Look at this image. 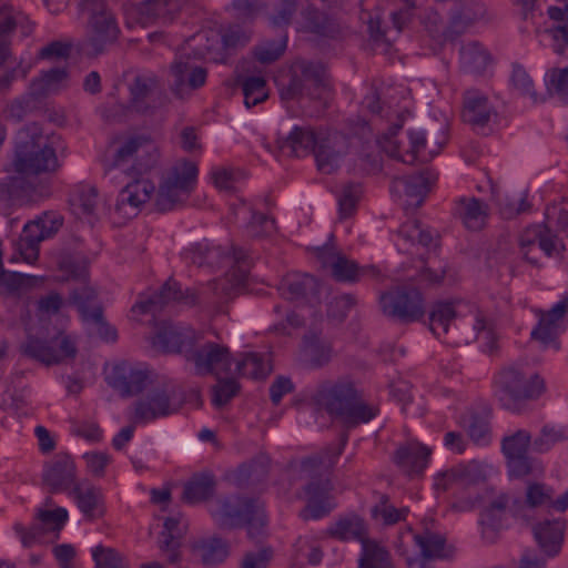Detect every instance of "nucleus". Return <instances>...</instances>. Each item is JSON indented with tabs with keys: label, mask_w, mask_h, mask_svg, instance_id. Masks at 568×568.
<instances>
[{
	"label": "nucleus",
	"mask_w": 568,
	"mask_h": 568,
	"mask_svg": "<svg viewBox=\"0 0 568 568\" xmlns=\"http://www.w3.org/2000/svg\"><path fill=\"white\" fill-rule=\"evenodd\" d=\"M271 365L258 353H245L235 361L232 375L248 377L252 379L265 378L271 373Z\"/></svg>",
	"instance_id": "nucleus-48"
},
{
	"label": "nucleus",
	"mask_w": 568,
	"mask_h": 568,
	"mask_svg": "<svg viewBox=\"0 0 568 568\" xmlns=\"http://www.w3.org/2000/svg\"><path fill=\"white\" fill-rule=\"evenodd\" d=\"M531 444V434L527 429H517L503 437L501 453L510 477L523 478L537 469L535 460L528 455Z\"/></svg>",
	"instance_id": "nucleus-14"
},
{
	"label": "nucleus",
	"mask_w": 568,
	"mask_h": 568,
	"mask_svg": "<svg viewBox=\"0 0 568 568\" xmlns=\"http://www.w3.org/2000/svg\"><path fill=\"white\" fill-rule=\"evenodd\" d=\"M95 296L97 293L93 287L83 285L80 288H74L71 292L70 298L78 306L83 321L92 324L94 332L102 339L114 342L116 339V331L105 323L102 307L100 305H90Z\"/></svg>",
	"instance_id": "nucleus-23"
},
{
	"label": "nucleus",
	"mask_w": 568,
	"mask_h": 568,
	"mask_svg": "<svg viewBox=\"0 0 568 568\" xmlns=\"http://www.w3.org/2000/svg\"><path fill=\"white\" fill-rule=\"evenodd\" d=\"M244 104L252 108L265 101L268 97L266 80L261 75L247 77L242 82Z\"/></svg>",
	"instance_id": "nucleus-57"
},
{
	"label": "nucleus",
	"mask_w": 568,
	"mask_h": 568,
	"mask_svg": "<svg viewBox=\"0 0 568 568\" xmlns=\"http://www.w3.org/2000/svg\"><path fill=\"white\" fill-rule=\"evenodd\" d=\"M258 499L231 496L217 499L211 508V515L221 528H235L244 524L246 515Z\"/></svg>",
	"instance_id": "nucleus-27"
},
{
	"label": "nucleus",
	"mask_w": 568,
	"mask_h": 568,
	"mask_svg": "<svg viewBox=\"0 0 568 568\" xmlns=\"http://www.w3.org/2000/svg\"><path fill=\"white\" fill-rule=\"evenodd\" d=\"M43 481L51 493L70 494L77 480V467L72 457L68 454H58L47 464L43 471Z\"/></svg>",
	"instance_id": "nucleus-26"
},
{
	"label": "nucleus",
	"mask_w": 568,
	"mask_h": 568,
	"mask_svg": "<svg viewBox=\"0 0 568 568\" xmlns=\"http://www.w3.org/2000/svg\"><path fill=\"white\" fill-rule=\"evenodd\" d=\"M183 532L180 528V523L176 518H166L163 525V530L159 536V548L166 557V560L176 565L181 560V539Z\"/></svg>",
	"instance_id": "nucleus-39"
},
{
	"label": "nucleus",
	"mask_w": 568,
	"mask_h": 568,
	"mask_svg": "<svg viewBox=\"0 0 568 568\" xmlns=\"http://www.w3.org/2000/svg\"><path fill=\"white\" fill-rule=\"evenodd\" d=\"M408 135L410 141V152L408 155L410 159L400 158L397 145L394 146L390 155L405 163H413L417 155L427 160L434 158L442 151L447 142V128L444 123L434 122L424 130L409 131Z\"/></svg>",
	"instance_id": "nucleus-18"
},
{
	"label": "nucleus",
	"mask_w": 568,
	"mask_h": 568,
	"mask_svg": "<svg viewBox=\"0 0 568 568\" xmlns=\"http://www.w3.org/2000/svg\"><path fill=\"white\" fill-rule=\"evenodd\" d=\"M547 90L568 102V67L554 68L546 73Z\"/></svg>",
	"instance_id": "nucleus-63"
},
{
	"label": "nucleus",
	"mask_w": 568,
	"mask_h": 568,
	"mask_svg": "<svg viewBox=\"0 0 568 568\" xmlns=\"http://www.w3.org/2000/svg\"><path fill=\"white\" fill-rule=\"evenodd\" d=\"M488 467L483 463L471 460L464 465L457 466V477H459L460 486L476 485L485 481L487 478Z\"/></svg>",
	"instance_id": "nucleus-62"
},
{
	"label": "nucleus",
	"mask_w": 568,
	"mask_h": 568,
	"mask_svg": "<svg viewBox=\"0 0 568 568\" xmlns=\"http://www.w3.org/2000/svg\"><path fill=\"white\" fill-rule=\"evenodd\" d=\"M59 136H47L37 123H29L14 135L8 172L37 178L57 172L61 164L57 149Z\"/></svg>",
	"instance_id": "nucleus-1"
},
{
	"label": "nucleus",
	"mask_w": 568,
	"mask_h": 568,
	"mask_svg": "<svg viewBox=\"0 0 568 568\" xmlns=\"http://www.w3.org/2000/svg\"><path fill=\"white\" fill-rule=\"evenodd\" d=\"M186 359L194 364L200 375L206 374H233L231 353L226 346L207 342L199 347H192Z\"/></svg>",
	"instance_id": "nucleus-19"
},
{
	"label": "nucleus",
	"mask_w": 568,
	"mask_h": 568,
	"mask_svg": "<svg viewBox=\"0 0 568 568\" xmlns=\"http://www.w3.org/2000/svg\"><path fill=\"white\" fill-rule=\"evenodd\" d=\"M457 213L463 224L471 231L481 230L488 217V205L476 197H460Z\"/></svg>",
	"instance_id": "nucleus-40"
},
{
	"label": "nucleus",
	"mask_w": 568,
	"mask_h": 568,
	"mask_svg": "<svg viewBox=\"0 0 568 568\" xmlns=\"http://www.w3.org/2000/svg\"><path fill=\"white\" fill-rule=\"evenodd\" d=\"M535 313L539 321L530 333L531 338L545 348L558 349V336L567 328L568 295L562 296L550 310H537Z\"/></svg>",
	"instance_id": "nucleus-16"
},
{
	"label": "nucleus",
	"mask_w": 568,
	"mask_h": 568,
	"mask_svg": "<svg viewBox=\"0 0 568 568\" xmlns=\"http://www.w3.org/2000/svg\"><path fill=\"white\" fill-rule=\"evenodd\" d=\"M244 523L247 526V535L251 539L258 540L265 536L266 516L264 505L260 500L246 515Z\"/></svg>",
	"instance_id": "nucleus-64"
},
{
	"label": "nucleus",
	"mask_w": 568,
	"mask_h": 568,
	"mask_svg": "<svg viewBox=\"0 0 568 568\" xmlns=\"http://www.w3.org/2000/svg\"><path fill=\"white\" fill-rule=\"evenodd\" d=\"M312 398L317 406L339 418L347 427L368 423L378 413L376 406L362 399L354 384L348 381L322 383Z\"/></svg>",
	"instance_id": "nucleus-4"
},
{
	"label": "nucleus",
	"mask_w": 568,
	"mask_h": 568,
	"mask_svg": "<svg viewBox=\"0 0 568 568\" xmlns=\"http://www.w3.org/2000/svg\"><path fill=\"white\" fill-rule=\"evenodd\" d=\"M189 0H148L140 9L145 22L171 23Z\"/></svg>",
	"instance_id": "nucleus-36"
},
{
	"label": "nucleus",
	"mask_w": 568,
	"mask_h": 568,
	"mask_svg": "<svg viewBox=\"0 0 568 568\" xmlns=\"http://www.w3.org/2000/svg\"><path fill=\"white\" fill-rule=\"evenodd\" d=\"M192 551L204 565H216L229 556V544L219 537H210L195 541Z\"/></svg>",
	"instance_id": "nucleus-45"
},
{
	"label": "nucleus",
	"mask_w": 568,
	"mask_h": 568,
	"mask_svg": "<svg viewBox=\"0 0 568 568\" xmlns=\"http://www.w3.org/2000/svg\"><path fill=\"white\" fill-rule=\"evenodd\" d=\"M185 257L197 266L216 267L231 263V271L224 277L209 282L202 293L209 298L222 300L230 297L234 291L243 286L248 277L251 263L242 248L233 247L232 255L220 246H210L206 242L195 243L185 251Z\"/></svg>",
	"instance_id": "nucleus-2"
},
{
	"label": "nucleus",
	"mask_w": 568,
	"mask_h": 568,
	"mask_svg": "<svg viewBox=\"0 0 568 568\" xmlns=\"http://www.w3.org/2000/svg\"><path fill=\"white\" fill-rule=\"evenodd\" d=\"M94 568H129L125 558L114 548L98 545L92 549Z\"/></svg>",
	"instance_id": "nucleus-59"
},
{
	"label": "nucleus",
	"mask_w": 568,
	"mask_h": 568,
	"mask_svg": "<svg viewBox=\"0 0 568 568\" xmlns=\"http://www.w3.org/2000/svg\"><path fill=\"white\" fill-rule=\"evenodd\" d=\"M463 307L470 306L459 301H438L434 303L429 311L430 331L438 336L442 334L447 335L449 333L452 323H454L455 328L458 329L459 326L456 324L457 321L465 323L471 322V329L457 332L456 339L454 341L456 345H468L475 342L480 332H487V334H490L491 321L481 311L474 310V312H471L470 321H466L463 315Z\"/></svg>",
	"instance_id": "nucleus-7"
},
{
	"label": "nucleus",
	"mask_w": 568,
	"mask_h": 568,
	"mask_svg": "<svg viewBox=\"0 0 568 568\" xmlns=\"http://www.w3.org/2000/svg\"><path fill=\"white\" fill-rule=\"evenodd\" d=\"M197 166L194 162L181 160L164 175L155 199L159 212H168L182 205L195 186Z\"/></svg>",
	"instance_id": "nucleus-10"
},
{
	"label": "nucleus",
	"mask_w": 568,
	"mask_h": 568,
	"mask_svg": "<svg viewBox=\"0 0 568 568\" xmlns=\"http://www.w3.org/2000/svg\"><path fill=\"white\" fill-rule=\"evenodd\" d=\"M361 545L358 568H392L390 555L384 546L369 538Z\"/></svg>",
	"instance_id": "nucleus-52"
},
{
	"label": "nucleus",
	"mask_w": 568,
	"mask_h": 568,
	"mask_svg": "<svg viewBox=\"0 0 568 568\" xmlns=\"http://www.w3.org/2000/svg\"><path fill=\"white\" fill-rule=\"evenodd\" d=\"M78 6L89 17L83 50L89 55H100L118 41L121 32L118 21L105 0H80Z\"/></svg>",
	"instance_id": "nucleus-8"
},
{
	"label": "nucleus",
	"mask_w": 568,
	"mask_h": 568,
	"mask_svg": "<svg viewBox=\"0 0 568 568\" xmlns=\"http://www.w3.org/2000/svg\"><path fill=\"white\" fill-rule=\"evenodd\" d=\"M88 258L80 253L62 252L58 257V267L62 272V281H79L85 284L88 280Z\"/></svg>",
	"instance_id": "nucleus-47"
},
{
	"label": "nucleus",
	"mask_w": 568,
	"mask_h": 568,
	"mask_svg": "<svg viewBox=\"0 0 568 568\" xmlns=\"http://www.w3.org/2000/svg\"><path fill=\"white\" fill-rule=\"evenodd\" d=\"M128 110L136 113H150L159 108L162 85L159 77L151 71L138 72L128 84Z\"/></svg>",
	"instance_id": "nucleus-15"
},
{
	"label": "nucleus",
	"mask_w": 568,
	"mask_h": 568,
	"mask_svg": "<svg viewBox=\"0 0 568 568\" xmlns=\"http://www.w3.org/2000/svg\"><path fill=\"white\" fill-rule=\"evenodd\" d=\"M215 486V478L212 474L195 475L184 485L182 498L189 504L204 501L214 494Z\"/></svg>",
	"instance_id": "nucleus-50"
},
{
	"label": "nucleus",
	"mask_w": 568,
	"mask_h": 568,
	"mask_svg": "<svg viewBox=\"0 0 568 568\" xmlns=\"http://www.w3.org/2000/svg\"><path fill=\"white\" fill-rule=\"evenodd\" d=\"M562 1L565 2L562 8L552 6L547 11L549 18L558 23L546 30V33L555 42L554 49L557 53H562L564 49L568 47V0Z\"/></svg>",
	"instance_id": "nucleus-51"
},
{
	"label": "nucleus",
	"mask_w": 568,
	"mask_h": 568,
	"mask_svg": "<svg viewBox=\"0 0 568 568\" xmlns=\"http://www.w3.org/2000/svg\"><path fill=\"white\" fill-rule=\"evenodd\" d=\"M396 181L403 185L405 194L408 197L416 199V204L420 205L437 181V174L430 170H425L417 174L399 178Z\"/></svg>",
	"instance_id": "nucleus-46"
},
{
	"label": "nucleus",
	"mask_w": 568,
	"mask_h": 568,
	"mask_svg": "<svg viewBox=\"0 0 568 568\" xmlns=\"http://www.w3.org/2000/svg\"><path fill=\"white\" fill-rule=\"evenodd\" d=\"M407 511V508H396L392 505L387 495L379 494L377 503L371 509V515L373 519L390 526L405 520Z\"/></svg>",
	"instance_id": "nucleus-56"
},
{
	"label": "nucleus",
	"mask_w": 568,
	"mask_h": 568,
	"mask_svg": "<svg viewBox=\"0 0 568 568\" xmlns=\"http://www.w3.org/2000/svg\"><path fill=\"white\" fill-rule=\"evenodd\" d=\"M568 439V428L545 425L534 439V449L538 453L548 452L554 445Z\"/></svg>",
	"instance_id": "nucleus-60"
},
{
	"label": "nucleus",
	"mask_w": 568,
	"mask_h": 568,
	"mask_svg": "<svg viewBox=\"0 0 568 568\" xmlns=\"http://www.w3.org/2000/svg\"><path fill=\"white\" fill-rule=\"evenodd\" d=\"M173 302L195 306L200 303V295L192 288H186L183 292L176 281L169 278L158 292L149 296H141L132 306V312L156 314Z\"/></svg>",
	"instance_id": "nucleus-17"
},
{
	"label": "nucleus",
	"mask_w": 568,
	"mask_h": 568,
	"mask_svg": "<svg viewBox=\"0 0 568 568\" xmlns=\"http://www.w3.org/2000/svg\"><path fill=\"white\" fill-rule=\"evenodd\" d=\"M382 313L396 322L408 324L425 315L423 294L414 287H396L379 296Z\"/></svg>",
	"instance_id": "nucleus-13"
},
{
	"label": "nucleus",
	"mask_w": 568,
	"mask_h": 568,
	"mask_svg": "<svg viewBox=\"0 0 568 568\" xmlns=\"http://www.w3.org/2000/svg\"><path fill=\"white\" fill-rule=\"evenodd\" d=\"M21 352L23 355L48 366L61 363V356L57 353V347L52 339L48 342L30 336L27 342L21 345Z\"/></svg>",
	"instance_id": "nucleus-53"
},
{
	"label": "nucleus",
	"mask_w": 568,
	"mask_h": 568,
	"mask_svg": "<svg viewBox=\"0 0 568 568\" xmlns=\"http://www.w3.org/2000/svg\"><path fill=\"white\" fill-rule=\"evenodd\" d=\"M347 442V436H343L341 444L336 447H326L323 452L313 454L302 459L300 471L310 477L311 480L304 487L306 496V505L300 511V517L307 520H317L327 516L335 507L334 497L332 496L333 485L327 478H315L321 475L323 469L334 465L337 457L342 454Z\"/></svg>",
	"instance_id": "nucleus-3"
},
{
	"label": "nucleus",
	"mask_w": 568,
	"mask_h": 568,
	"mask_svg": "<svg viewBox=\"0 0 568 568\" xmlns=\"http://www.w3.org/2000/svg\"><path fill=\"white\" fill-rule=\"evenodd\" d=\"M278 91L282 100L308 98L324 104L329 95V89L324 81V68L320 63L306 60L293 63L287 81L278 82Z\"/></svg>",
	"instance_id": "nucleus-9"
},
{
	"label": "nucleus",
	"mask_w": 568,
	"mask_h": 568,
	"mask_svg": "<svg viewBox=\"0 0 568 568\" xmlns=\"http://www.w3.org/2000/svg\"><path fill=\"white\" fill-rule=\"evenodd\" d=\"M489 60V53L478 42L466 43L460 49V65L467 73L484 72Z\"/></svg>",
	"instance_id": "nucleus-54"
},
{
	"label": "nucleus",
	"mask_w": 568,
	"mask_h": 568,
	"mask_svg": "<svg viewBox=\"0 0 568 568\" xmlns=\"http://www.w3.org/2000/svg\"><path fill=\"white\" fill-rule=\"evenodd\" d=\"M280 292L287 300H301L317 296L320 292L318 281L302 273L287 274L281 282Z\"/></svg>",
	"instance_id": "nucleus-35"
},
{
	"label": "nucleus",
	"mask_w": 568,
	"mask_h": 568,
	"mask_svg": "<svg viewBox=\"0 0 568 568\" xmlns=\"http://www.w3.org/2000/svg\"><path fill=\"white\" fill-rule=\"evenodd\" d=\"M318 130L310 125H295L287 136L278 139L277 143L283 151L290 155L302 158L311 153L314 154L317 143Z\"/></svg>",
	"instance_id": "nucleus-33"
},
{
	"label": "nucleus",
	"mask_w": 568,
	"mask_h": 568,
	"mask_svg": "<svg viewBox=\"0 0 568 568\" xmlns=\"http://www.w3.org/2000/svg\"><path fill=\"white\" fill-rule=\"evenodd\" d=\"M302 28L321 37H334L337 28L332 19L313 6H307L301 11Z\"/></svg>",
	"instance_id": "nucleus-49"
},
{
	"label": "nucleus",
	"mask_w": 568,
	"mask_h": 568,
	"mask_svg": "<svg viewBox=\"0 0 568 568\" xmlns=\"http://www.w3.org/2000/svg\"><path fill=\"white\" fill-rule=\"evenodd\" d=\"M171 73L174 78L172 91L179 98L184 97L187 88L196 90L203 87L207 77L205 68L192 65L185 61H175L171 65Z\"/></svg>",
	"instance_id": "nucleus-32"
},
{
	"label": "nucleus",
	"mask_w": 568,
	"mask_h": 568,
	"mask_svg": "<svg viewBox=\"0 0 568 568\" xmlns=\"http://www.w3.org/2000/svg\"><path fill=\"white\" fill-rule=\"evenodd\" d=\"M545 389V381L538 374L526 372L518 365L500 369L494 378L496 399L504 409L516 414L523 413Z\"/></svg>",
	"instance_id": "nucleus-5"
},
{
	"label": "nucleus",
	"mask_w": 568,
	"mask_h": 568,
	"mask_svg": "<svg viewBox=\"0 0 568 568\" xmlns=\"http://www.w3.org/2000/svg\"><path fill=\"white\" fill-rule=\"evenodd\" d=\"M158 158L156 145L144 135H135L119 145L109 170H121L125 174H143L156 164Z\"/></svg>",
	"instance_id": "nucleus-11"
},
{
	"label": "nucleus",
	"mask_w": 568,
	"mask_h": 568,
	"mask_svg": "<svg viewBox=\"0 0 568 568\" xmlns=\"http://www.w3.org/2000/svg\"><path fill=\"white\" fill-rule=\"evenodd\" d=\"M326 534L341 541L357 540L362 544V540L367 539L365 521L356 514L339 517L327 528Z\"/></svg>",
	"instance_id": "nucleus-38"
},
{
	"label": "nucleus",
	"mask_w": 568,
	"mask_h": 568,
	"mask_svg": "<svg viewBox=\"0 0 568 568\" xmlns=\"http://www.w3.org/2000/svg\"><path fill=\"white\" fill-rule=\"evenodd\" d=\"M497 205L500 214L505 219H513L521 212H526L529 209L526 194H520L516 197H510L508 194H495Z\"/></svg>",
	"instance_id": "nucleus-61"
},
{
	"label": "nucleus",
	"mask_w": 568,
	"mask_h": 568,
	"mask_svg": "<svg viewBox=\"0 0 568 568\" xmlns=\"http://www.w3.org/2000/svg\"><path fill=\"white\" fill-rule=\"evenodd\" d=\"M85 520L94 521L105 515V505L102 490L94 485L83 481L74 486L69 494Z\"/></svg>",
	"instance_id": "nucleus-30"
},
{
	"label": "nucleus",
	"mask_w": 568,
	"mask_h": 568,
	"mask_svg": "<svg viewBox=\"0 0 568 568\" xmlns=\"http://www.w3.org/2000/svg\"><path fill=\"white\" fill-rule=\"evenodd\" d=\"M566 521L564 519L544 520L532 527L535 540L541 552L554 558L559 555L565 539Z\"/></svg>",
	"instance_id": "nucleus-29"
},
{
	"label": "nucleus",
	"mask_w": 568,
	"mask_h": 568,
	"mask_svg": "<svg viewBox=\"0 0 568 568\" xmlns=\"http://www.w3.org/2000/svg\"><path fill=\"white\" fill-rule=\"evenodd\" d=\"M509 504V497L506 494H499L481 513L480 525L483 538L491 542L500 528V515Z\"/></svg>",
	"instance_id": "nucleus-42"
},
{
	"label": "nucleus",
	"mask_w": 568,
	"mask_h": 568,
	"mask_svg": "<svg viewBox=\"0 0 568 568\" xmlns=\"http://www.w3.org/2000/svg\"><path fill=\"white\" fill-rule=\"evenodd\" d=\"M18 30L22 38L29 37L33 24L29 17L0 0V90L7 91L19 77L24 79L31 64L12 61V34Z\"/></svg>",
	"instance_id": "nucleus-6"
},
{
	"label": "nucleus",
	"mask_w": 568,
	"mask_h": 568,
	"mask_svg": "<svg viewBox=\"0 0 568 568\" xmlns=\"http://www.w3.org/2000/svg\"><path fill=\"white\" fill-rule=\"evenodd\" d=\"M333 356V348L329 342L312 333L303 338L302 361L312 369L322 368L327 365Z\"/></svg>",
	"instance_id": "nucleus-37"
},
{
	"label": "nucleus",
	"mask_w": 568,
	"mask_h": 568,
	"mask_svg": "<svg viewBox=\"0 0 568 568\" xmlns=\"http://www.w3.org/2000/svg\"><path fill=\"white\" fill-rule=\"evenodd\" d=\"M201 40H205L203 51L209 59L217 63H225L227 53L224 48L223 33L214 30L203 31L197 34Z\"/></svg>",
	"instance_id": "nucleus-58"
},
{
	"label": "nucleus",
	"mask_w": 568,
	"mask_h": 568,
	"mask_svg": "<svg viewBox=\"0 0 568 568\" xmlns=\"http://www.w3.org/2000/svg\"><path fill=\"white\" fill-rule=\"evenodd\" d=\"M414 541L424 558L447 559L454 555V547L446 544V538L443 535L425 530L414 535Z\"/></svg>",
	"instance_id": "nucleus-41"
},
{
	"label": "nucleus",
	"mask_w": 568,
	"mask_h": 568,
	"mask_svg": "<svg viewBox=\"0 0 568 568\" xmlns=\"http://www.w3.org/2000/svg\"><path fill=\"white\" fill-rule=\"evenodd\" d=\"M316 257L324 268H329L337 282L355 283L361 280L365 271L358 264L337 252L334 247H320Z\"/></svg>",
	"instance_id": "nucleus-28"
},
{
	"label": "nucleus",
	"mask_w": 568,
	"mask_h": 568,
	"mask_svg": "<svg viewBox=\"0 0 568 568\" xmlns=\"http://www.w3.org/2000/svg\"><path fill=\"white\" fill-rule=\"evenodd\" d=\"M197 342L194 331L190 327L162 323L152 337V346L162 353H179L185 358Z\"/></svg>",
	"instance_id": "nucleus-22"
},
{
	"label": "nucleus",
	"mask_w": 568,
	"mask_h": 568,
	"mask_svg": "<svg viewBox=\"0 0 568 568\" xmlns=\"http://www.w3.org/2000/svg\"><path fill=\"white\" fill-rule=\"evenodd\" d=\"M72 211L80 217L91 220L98 205V190L92 185H80L71 201Z\"/></svg>",
	"instance_id": "nucleus-55"
},
{
	"label": "nucleus",
	"mask_w": 568,
	"mask_h": 568,
	"mask_svg": "<svg viewBox=\"0 0 568 568\" xmlns=\"http://www.w3.org/2000/svg\"><path fill=\"white\" fill-rule=\"evenodd\" d=\"M44 240L39 222L37 220L28 222L17 243V248L23 261L29 264L34 263L39 257V244Z\"/></svg>",
	"instance_id": "nucleus-44"
},
{
	"label": "nucleus",
	"mask_w": 568,
	"mask_h": 568,
	"mask_svg": "<svg viewBox=\"0 0 568 568\" xmlns=\"http://www.w3.org/2000/svg\"><path fill=\"white\" fill-rule=\"evenodd\" d=\"M132 181L128 182L120 191L115 212L123 219L130 220L138 215L141 207L148 203L155 191V185L142 174H128Z\"/></svg>",
	"instance_id": "nucleus-20"
},
{
	"label": "nucleus",
	"mask_w": 568,
	"mask_h": 568,
	"mask_svg": "<svg viewBox=\"0 0 568 568\" xmlns=\"http://www.w3.org/2000/svg\"><path fill=\"white\" fill-rule=\"evenodd\" d=\"M152 372L128 362L115 364L106 376V383L122 397L140 394L151 381Z\"/></svg>",
	"instance_id": "nucleus-24"
},
{
	"label": "nucleus",
	"mask_w": 568,
	"mask_h": 568,
	"mask_svg": "<svg viewBox=\"0 0 568 568\" xmlns=\"http://www.w3.org/2000/svg\"><path fill=\"white\" fill-rule=\"evenodd\" d=\"M432 450L418 442L399 446L394 454V462L408 476L419 475L428 465Z\"/></svg>",
	"instance_id": "nucleus-31"
},
{
	"label": "nucleus",
	"mask_w": 568,
	"mask_h": 568,
	"mask_svg": "<svg viewBox=\"0 0 568 568\" xmlns=\"http://www.w3.org/2000/svg\"><path fill=\"white\" fill-rule=\"evenodd\" d=\"M183 405L178 387L172 382H163L150 388L134 403V422L146 424L178 413Z\"/></svg>",
	"instance_id": "nucleus-12"
},
{
	"label": "nucleus",
	"mask_w": 568,
	"mask_h": 568,
	"mask_svg": "<svg viewBox=\"0 0 568 568\" xmlns=\"http://www.w3.org/2000/svg\"><path fill=\"white\" fill-rule=\"evenodd\" d=\"M67 78L68 72L64 68H52L48 71H43L38 78L30 82L28 93L33 99L44 98L58 91Z\"/></svg>",
	"instance_id": "nucleus-43"
},
{
	"label": "nucleus",
	"mask_w": 568,
	"mask_h": 568,
	"mask_svg": "<svg viewBox=\"0 0 568 568\" xmlns=\"http://www.w3.org/2000/svg\"><path fill=\"white\" fill-rule=\"evenodd\" d=\"M348 149L346 135L332 130H318L314 151L317 169L324 174L333 173L341 164Z\"/></svg>",
	"instance_id": "nucleus-21"
},
{
	"label": "nucleus",
	"mask_w": 568,
	"mask_h": 568,
	"mask_svg": "<svg viewBox=\"0 0 568 568\" xmlns=\"http://www.w3.org/2000/svg\"><path fill=\"white\" fill-rule=\"evenodd\" d=\"M497 111L489 98L478 89H468L463 94L462 119L474 130L485 129Z\"/></svg>",
	"instance_id": "nucleus-25"
},
{
	"label": "nucleus",
	"mask_w": 568,
	"mask_h": 568,
	"mask_svg": "<svg viewBox=\"0 0 568 568\" xmlns=\"http://www.w3.org/2000/svg\"><path fill=\"white\" fill-rule=\"evenodd\" d=\"M486 6L477 0H465L453 14L449 24L448 36H459L465 28L474 22L490 20Z\"/></svg>",
	"instance_id": "nucleus-34"
}]
</instances>
